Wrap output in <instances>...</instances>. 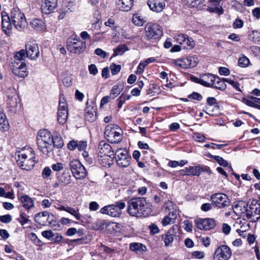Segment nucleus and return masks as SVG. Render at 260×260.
I'll use <instances>...</instances> for the list:
<instances>
[{"label": "nucleus", "instance_id": "1", "mask_svg": "<svg viewBox=\"0 0 260 260\" xmlns=\"http://www.w3.org/2000/svg\"><path fill=\"white\" fill-rule=\"evenodd\" d=\"M2 26L3 30L7 35L11 33L12 28V23L17 28H21L24 26L26 19L24 14L17 8H13L9 16L6 12H1Z\"/></svg>", "mask_w": 260, "mask_h": 260}, {"label": "nucleus", "instance_id": "2", "mask_svg": "<svg viewBox=\"0 0 260 260\" xmlns=\"http://www.w3.org/2000/svg\"><path fill=\"white\" fill-rule=\"evenodd\" d=\"M150 204L144 198H133L127 203V212L133 216H146L151 211Z\"/></svg>", "mask_w": 260, "mask_h": 260}, {"label": "nucleus", "instance_id": "3", "mask_svg": "<svg viewBox=\"0 0 260 260\" xmlns=\"http://www.w3.org/2000/svg\"><path fill=\"white\" fill-rule=\"evenodd\" d=\"M16 155L17 165L22 170H30L37 162L34 152L29 147L17 152Z\"/></svg>", "mask_w": 260, "mask_h": 260}, {"label": "nucleus", "instance_id": "4", "mask_svg": "<svg viewBox=\"0 0 260 260\" xmlns=\"http://www.w3.org/2000/svg\"><path fill=\"white\" fill-rule=\"evenodd\" d=\"M52 134L47 129H41L37 136V145L39 150L45 155H49L53 150Z\"/></svg>", "mask_w": 260, "mask_h": 260}, {"label": "nucleus", "instance_id": "5", "mask_svg": "<svg viewBox=\"0 0 260 260\" xmlns=\"http://www.w3.org/2000/svg\"><path fill=\"white\" fill-rule=\"evenodd\" d=\"M104 135L107 140L112 143H118L123 138V131L117 124L108 125L105 129Z\"/></svg>", "mask_w": 260, "mask_h": 260}, {"label": "nucleus", "instance_id": "6", "mask_svg": "<svg viewBox=\"0 0 260 260\" xmlns=\"http://www.w3.org/2000/svg\"><path fill=\"white\" fill-rule=\"evenodd\" d=\"M161 35L162 31L157 23L149 22L145 25L143 34L145 40L153 42L159 39Z\"/></svg>", "mask_w": 260, "mask_h": 260}, {"label": "nucleus", "instance_id": "7", "mask_svg": "<svg viewBox=\"0 0 260 260\" xmlns=\"http://www.w3.org/2000/svg\"><path fill=\"white\" fill-rule=\"evenodd\" d=\"M35 220L36 222L41 225H46L48 224L50 227L55 229L59 226L55 220L54 215L47 211L41 212L36 214Z\"/></svg>", "mask_w": 260, "mask_h": 260}, {"label": "nucleus", "instance_id": "8", "mask_svg": "<svg viewBox=\"0 0 260 260\" xmlns=\"http://www.w3.org/2000/svg\"><path fill=\"white\" fill-rule=\"evenodd\" d=\"M125 207L124 202L118 201L115 204L105 206L100 210L102 214L108 215L111 217H119L122 213V209Z\"/></svg>", "mask_w": 260, "mask_h": 260}, {"label": "nucleus", "instance_id": "9", "mask_svg": "<svg viewBox=\"0 0 260 260\" xmlns=\"http://www.w3.org/2000/svg\"><path fill=\"white\" fill-rule=\"evenodd\" d=\"M246 217L251 222H256L260 219V204L257 200H252L248 204Z\"/></svg>", "mask_w": 260, "mask_h": 260}, {"label": "nucleus", "instance_id": "10", "mask_svg": "<svg viewBox=\"0 0 260 260\" xmlns=\"http://www.w3.org/2000/svg\"><path fill=\"white\" fill-rule=\"evenodd\" d=\"M212 205L219 209L229 207L230 201L228 196L223 193H216L210 197Z\"/></svg>", "mask_w": 260, "mask_h": 260}, {"label": "nucleus", "instance_id": "11", "mask_svg": "<svg viewBox=\"0 0 260 260\" xmlns=\"http://www.w3.org/2000/svg\"><path fill=\"white\" fill-rule=\"evenodd\" d=\"M57 116V121L60 124H64L68 117V104L63 95L59 98Z\"/></svg>", "mask_w": 260, "mask_h": 260}, {"label": "nucleus", "instance_id": "12", "mask_svg": "<svg viewBox=\"0 0 260 260\" xmlns=\"http://www.w3.org/2000/svg\"><path fill=\"white\" fill-rule=\"evenodd\" d=\"M86 45L84 41L78 39H70L67 41L68 50L75 54H80L86 49Z\"/></svg>", "mask_w": 260, "mask_h": 260}, {"label": "nucleus", "instance_id": "13", "mask_svg": "<svg viewBox=\"0 0 260 260\" xmlns=\"http://www.w3.org/2000/svg\"><path fill=\"white\" fill-rule=\"evenodd\" d=\"M70 166L72 173L76 179H83L87 176L85 168L78 160H72Z\"/></svg>", "mask_w": 260, "mask_h": 260}, {"label": "nucleus", "instance_id": "14", "mask_svg": "<svg viewBox=\"0 0 260 260\" xmlns=\"http://www.w3.org/2000/svg\"><path fill=\"white\" fill-rule=\"evenodd\" d=\"M114 154L116 162L119 167L125 168L129 165L131 157L125 149H118Z\"/></svg>", "mask_w": 260, "mask_h": 260}, {"label": "nucleus", "instance_id": "15", "mask_svg": "<svg viewBox=\"0 0 260 260\" xmlns=\"http://www.w3.org/2000/svg\"><path fill=\"white\" fill-rule=\"evenodd\" d=\"M173 62L179 67L188 69L196 67L198 64V60L194 56H187L175 59L173 60Z\"/></svg>", "mask_w": 260, "mask_h": 260}, {"label": "nucleus", "instance_id": "16", "mask_svg": "<svg viewBox=\"0 0 260 260\" xmlns=\"http://www.w3.org/2000/svg\"><path fill=\"white\" fill-rule=\"evenodd\" d=\"M174 39L184 49L190 50L195 46V42L193 39L189 37L186 34H178L175 36Z\"/></svg>", "mask_w": 260, "mask_h": 260}, {"label": "nucleus", "instance_id": "17", "mask_svg": "<svg viewBox=\"0 0 260 260\" xmlns=\"http://www.w3.org/2000/svg\"><path fill=\"white\" fill-rule=\"evenodd\" d=\"M232 255L231 249L226 245H220L215 251L213 260H229Z\"/></svg>", "mask_w": 260, "mask_h": 260}, {"label": "nucleus", "instance_id": "18", "mask_svg": "<svg viewBox=\"0 0 260 260\" xmlns=\"http://www.w3.org/2000/svg\"><path fill=\"white\" fill-rule=\"evenodd\" d=\"M25 50L27 57L31 60H35L39 56V47L34 41H29L26 43Z\"/></svg>", "mask_w": 260, "mask_h": 260}, {"label": "nucleus", "instance_id": "19", "mask_svg": "<svg viewBox=\"0 0 260 260\" xmlns=\"http://www.w3.org/2000/svg\"><path fill=\"white\" fill-rule=\"evenodd\" d=\"M98 149L99 156L100 157H114V152L112 150L111 146L105 141H102L100 142Z\"/></svg>", "mask_w": 260, "mask_h": 260}, {"label": "nucleus", "instance_id": "20", "mask_svg": "<svg viewBox=\"0 0 260 260\" xmlns=\"http://www.w3.org/2000/svg\"><path fill=\"white\" fill-rule=\"evenodd\" d=\"M11 69L12 73L19 77L24 78L28 75L26 64L23 62H12Z\"/></svg>", "mask_w": 260, "mask_h": 260}, {"label": "nucleus", "instance_id": "21", "mask_svg": "<svg viewBox=\"0 0 260 260\" xmlns=\"http://www.w3.org/2000/svg\"><path fill=\"white\" fill-rule=\"evenodd\" d=\"M58 6V0H42L41 9L43 14H50L54 12Z\"/></svg>", "mask_w": 260, "mask_h": 260}, {"label": "nucleus", "instance_id": "22", "mask_svg": "<svg viewBox=\"0 0 260 260\" xmlns=\"http://www.w3.org/2000/svg\"><path fill=\"white\" fill-rule=\"evenodd\" d=\"M207 169H209L207 167L189 166L181 170V173L183 175L199 176L202 172L206 171Z\"/></svg>", "mask_w": 260, "mask_h": 260}, {"label": "nucleus", "instance_id": "23", "mask_svg": "<svg viewBox=\"0 0 260 260\" xmlns=\"http://www.w3.org/2000/svg\"><path fill=\"white\" fill-rule=\"evenodd\" d=\"M197 225L200 230H210L214 228L216 221L212 218L200 219L197 222Z\"/></svg>", "mask_w": 260, "mask_h": 260}, {"label": "nucleus", "instance_id": "24", "mask_svg": "<svg viewBox=\"0 0 260 260\" xmlns=\"http://www.w3.org/2000/svg\"><path fill=\"white\" fill-rule=\"evenodd\" d=\"M248 205V204L242 201L235 202L233 207L234 213L237 215H241L242 214H244L245 216Z\"/></svg>", "mask_w": 260, "mask_h": 260}, {"label": "nucleus", "instance_id": "25", "mask_svg": "<svg viewBox=\"0 0 260 260\" xmlns=\"http://www.w3.org/2000/svg\"><path fill=\"white\" fill-rule=\"evenodd\" d=\"M147 4L150 9L155 12H160L165 8V3L162 0H148Z\"/></svg>", "mask_w": 260, "mask_h": 260}, {"label": "nucleus", "instance_id": "26", "mask_svg": "<svg viewBox=\"0 0 260 260\" xmlns=\"http://www.w3.org/2000/svg\"><path fill=\"white\" fill-rule=\"evenodd\" d=\"M216 77L211 74H204L201 75V85L206 87H211L214 85Z\"/></svg>", "mask_w": 260, "mask_h": 260}, {"label": "nucleus", "instance_id": "27", "mask_svg": "<svg viewBox=\"0 0 260 260\" xmlns=\"http://www.w3.org/2000/svg\"><path fill=\"white\" fill-rule=\"evenodd\" d=\"M19 200L22 204V207L26 210H29L34 207V201L32 198L27 195H22L19 198Z\"/></svg>", "mask_w": 260, "mask_h": 260}, {"label": "nucleus", "instance_id": "28", "mask_svg": "<svg viewBox=\"0 0 260 260\" xmlns=\"http://www.w3.org/2000/svg\"><path fill=\"white\" fill-rule=\"evenodd\" d=\"M7 97L9 100V104L11 107H15L17 103V96L14 88H8L7 91Z\"/></svg>", "mask_w": 260, "mask_h": 260}, {"label": "nucleus", "instance_id": "29", "mask_svg": "<svg viewBox=\"0 0 260 260\" xmlns=\"http://www.w3.org/2000/svg\"><path fill=\"white\" fill-rule=\"evenodd\" d=\"M134 0H117V5L122 11H128L133 6Z\"/></svg>", "mask_w": 260, "mask_h": 260}, {"label": "nucleus", "instance_id": "30", "mask_svg": "<svg viewBox=\"0 0 260 260\" xmlns=\"http://www.w3.org/2000/svg\"><path fill=\"white\" fill-rule=\"evenodd\" d=\"M176 237L174 229H170L165 235H162V239L166 246H169L173 242Z\"/></svg>", "mask_w": 260, "mask_h": 260}, {"label": "nucleus", "instance_id": "31", "mask_svg": "<svg viewBox=\"0 0 260 260\" xmlns=\"http://www.w3.org/2000/svg\"><path fill=\"white\" fill-rule=\"evenodd\" d=\"M129 249L137 253H140L145 252L147 248L144 244L140 243L134 242L129 244Z\"/></svg>", "mask_w": 260, "mask_h": 260}, {"label": "nucleus", "instance_id": "32", "mask_svg": "<svg viewBox=\"0 0 260 260\" xmlns=\"http://www.w3.org/2000/svg\"><path fill=\"white\" fill-rule=\"evenodd\" d=\"M30 25L34 29L37 31H41L44 28V23L41 19H34L32 20Z\"/></svg>", "mask_w": 260, "mask_h": 260}, {"label": "nucleus", "instance_id": "33", "mask_svg": "<svg viewBox=\"0 0 260 260\" xmlns=\"http://www.w3.org/2000/svg\"><path fill=\"white\" fill-rule=\"evenodd\" d=\"M225 78H223L222 80L219 78L216 77V80L214 81V85H212L215 88L219 89L220 90H224L226 88V81H224Z\"/></svg>", "mask_w": 260, "mask_h": 260}, {"label": "nucleus", "instance_id": "34", "mask_svg": "<svg viewBox=\"0 0 260 260\" xmlns=\"http://www.w3.org/2000/svg\"><path fill=\"white\" fill-rule=\"evenodd\" d=\"M9 124L4 113L0 111V130L6 131L8 129Z\"/></svg>", "mask_w": 260, "mask_h": 260}, {"label": "nucleus", "instance_id": "35", "mask_svg": "<svg viewBox=\"0 0 260 260\" xmlns=\"http://www.w3.org/2000/svg\"><path fill=\"white\" fill-rule=\"evenodd\" d=\"M52 140L53 147L54 146L57 148H61L63 146V142L62 139L58 133L54 134L53 136H52Z\"/></svg>", "mask_w": 260, "mask_h": 260}, {"label": "nucleus", "instance_id": "36", "mask_svg": "<svg viewBox=\"0 0 260 260\" xmlns=\"http://www.w3.org/2000/svg\"><path fill=\"white\" fill-rule=\"evenodd\" d=\"M210 4L208 7L207 10L210 12H218L219 8V0H209Z\"/></svg>", "mask_w": 260, "mask_h": 260}, {"label": "nucleus", "instance_id": "37", "mask_svg": "<svg viewBox=\"0 0 260 260\" xmlns=\"http://www.w3.org/2000/svg\"><path fill=\"white\" fill-rule=\"evenodd\" d=\"M145 21L144 18L138 13L134 14L133 17L132 22L135 25L142 26Z\"/></svg>", "mask_w": 260, "mask_h": 260}, {"label": "nucleus", "instance_id": "38", "mask_svg": "<svg viewBox=\"0 0 260 260\" xmlns=\"http://www.w3.org/2000/svg\"><path fill=\"white\" fill-rule=\"evenodd\" d=\"M89 108H87V111L85 115V119L89 122H93L96 118L95 108H92V110L90 111Z\"/></svg>", "mask_w": 260, "mask_h": 260}, {"label": "nucleus", "instance_id": "39", "mask_svg": "<svg viewBox=\"0 0 260 260\" xmlns=\"http://www.w3.org/2000/svg\"><path fill=\"white\" fill-rule=\"evenodd\" d=\"M27 57L25 50L24 49L21 50L20 51L17 52L14 55V61L13 62H20Z\"/></svg>", "mask_w": 260, "mask_h": 260}, {"label": "nucleus", "instance_id": "40", "mask_svg": "<svg viewBox=\"0 0 260 260\" xmlns=\"http://www.w3.org/2000/svg\"><path fill=\"white\" fill-rule=\"evenodd\" d=\"M257 98L250 96L248 99H244V103L248 106L257 109L260 108V105L257 103Z\"/></svg>", "mask_w": 260, "mask_h": 260}, {"label": "nucleus", "instance_id": "41", "mask_svg": "<svg viewBox=\"0 0 260 260\" xmlns=\"http://www.w3.org/2000/svg\"><path fill=\"white\" fill-rule=\"evenodd\" d=\"M61 185L66 186L71 183V176L68 174H63L58 179Z\"/></svg>", "mask_w": 260, "mask_h": 260}, {"label": "nucleus", "instance_id": "42", "mask_svg": "<svg viewBox=\"0 0 260 260\" xmlns=\"http://www.w3.org/2000/svg\"><path fill=\"white\" fill-rule=\"evenodd\" d=\"M128 50L126 45L124 44L118 45L114 50L113 56H116L117 55H122L124 52Z\"/></svg>", "mask_w": 260, "mask_h": 260}, {"label": "nucleus", "instance_id": "43", "mask_svg": "<svg viewBox=\"0 0 260 260\" xmlns=\"http://www.w3.org/2000/svg\"><path fill=\"white\" fill-rule=\"evenodd\" d=\"M205 112L210 115H215L219 112V107L217 105L213 106H206Z\"/></svg>", "mask_w": 260, "mask_h": 260}, {"label": "nucleus", "instance_id": "44", "mask_svg": "<svg viewBox=\"0 0 260 260\" xmlns=\"http://www.w3.org/2000/svg\"><path fill=\"white\" fill-rule=\"evenodd\" d=\"M186 5L190 7H198L200 5H203L205 3V0H185Z\"/></svg>", "mask_w": 260, "mask_h": 260}, {"label": "nucleus", "instance_id": "45", "mask_svg": "<svg viewBox=\"0 0 260 260\" xmlns=\"http://www.w3.org/2000/svg\"><path fill=\"white\" fill-rule=\"evenodd\" d=\"M248 39L254 43L260 41V33L257 31H252L248 35Z\"/></svg>", "mask_w": 260, "mask_h": 260}, {"label": "nucleus", "instance_id": "46", "mask_svg": "<svg viewBox=\"0 0 260 260\" xmlns=\"http://www.w3.org/2000/svg\"><path fill=\"white\" fill-rule=\"evenodd\" d=\"M67 209V212L74 216L77 220H80L81 219L82 216L79 213L78 210L69 206H68Z\"/></svg>", "mask_w": 260, "mask_h": 260}, {"label": "nucleus", "instance_id": "47", "mask_svg": "<svg viewBox=\"0 0 260 260\" xmlns=\"http://www.w3.org/2000/svg\"><path fill=\"white\" fill-rule=\"evenodd\" d=\"M122 88L117 85L113 86L111 92L110 96L112 99H115L121 91Z\"/></svg>", "mask_w": 260, "mask_h": 260}, {"label": "nucleus", "instance_id": "48", "mask_svg": "<svg viewBox=\"0 0 260 260\" xmlns=\"http://www.w3.org/2000/svg\"><path fill=\"white\" fill-rule=\"evenodd\" d=\"M249 62L250 61L249 59L245 55H243L240 57L238 60L239 66L243 68L247 67L249 64Z\"/></svg>", "mask_w": 260, "mask_h": 260}, {"label": "nucleus", "instance_id": "49", "mask_svg": "<svg viewBox=\"0 0 260 260\" xmlns=\"http://www.w3.org/2000/svg\"><path fill=\"white\" fill-rule=\"evenodd\" d=\"M211 157L213 158L214 160H215L221 166L226 167L228 166V162L219 156L214 155L212 156Z\"/></svg>", "mask_w": 260, "mask_h": 260}, {"label": "nucleus", "instance_id": "50", "mask_svg": "<svg viewBox=\"0 0 260 260\" xmlns=\"http://www.w3.org/2000/svg\"><path fill=\"white\" fill-rule=\"evenodd\" d=\"M111 158L110 157H100L99 158V160L100 162V164L103 166V167H107L109 166L111 164Z\"/></svg>", "mask_w": 260, "mask_h": 260}, {"label": "nucleus", "instance_id": "51", "mask_svg": "<svg viewBox=\"0 0 260 260\" xmlns=\"http://www.w3.org/2000/svg\"><path fill=\"white\" fill-rule=\"evenodd\" d=\"M110 67L111 71V73L113 75H117L121 70V66L115 63H112Z\"/></svg>", "mask_w": 260, "mask_h": 260}, {"label": "nucleus", "instance_id": "52", "mask_svg": "<svg viewBox=\"0 0 260 260\" xmlns=\"http://www.w3.org/2000/svg\"><path fill=\"white\" fill-rule=\"evenodd\" d=\"M224 81H226V83L231 84L237 91H241L239 87L240 85L238 82L228 78H225Z\"/></svg>", "mask_w": 260, "mask_h": 260}, {"label": "nucleus", "instance_id": "53", "mask_svg": "<svg viewBox=\"0 0 260 260\" xmlns=\"http://www.w3.org/2000/svg\"><path fill=\"white\" fill-rule=\"evenodd\" d=\"M64 164L61 162H57L52 165V169L53 171L59 172L63 170Z\"/></svg>", "mask_w": 260, "mask_h": 260}, {"label": "nucleus", "instance_id": "54", "mask_svg": "<svg viewBox=\"0 0 260 260\" xmlns=\"http://www.w3.org/2000/svg\"><path fill=\"white\" fill-rule=\"evenodd\" d=\"M41 234L44 238L48 240L50 239L54 236V233L51 230H46L43 231Z\"/></svg>", "mask_w": 260, "mask_h": 260}, {"label": "nucleus", "instance_id": "55", "mask_svg": "<svg viewBox=\"0 0 260 260\" xmlns=\"http://www.w3.org/2000/svg\"><path fill=\"white\" fill-rule=\"evenodd\" d=\"M146 66L147 64L144 61H141L137 67V71L136 72V74H141V73H142Z\"/></svg>", "mask_w": 260, "mask_h": 260}, {"label": "nucleus", "instance_id": "56", "mask_svg": "<svg viewBox=\"0 0 260 260\" xmlns=\"http://www.w3.org/2000/svg\"><path fill=\"white\" fill-rule=\"evenodd\" d=\"M188 98L190 99L196 100L198 101H201L202 99V95L196 92H193L191 94H189L188 96Z\"/></svg>", "mask_w": 260, "mask_h": 260}, {"label": "nucleus", "instance_id": "57", "mask_svg": "<svg viewBox=\"0 0 260 260\" xmlns=\"http://www.w3.org/2000/svg\"><path fill=\"white\" fill-rule=\"evenodd\" d=\"M12 216L9 214L2 215L0 216V221L5 223H8L12 221Z\"/></svg>", "mask_w": 260, "mask_h": 260}, {"label": "nucleus", "instance_id": "58", "mask_svg": "<svg viewBox=\"0 0 260 260\" xmlns=\"http://www.w3.org/2000/svg\"><path fill=\"white\" fill-rule=\"evenodd\" d=\"M193 137V139L198 142H204L206 139L204 135L199 133H194Z\"/></svg>", "mask_w": 260, "mask_h": 260}, {"label": "nucleus", "instance_id": "59", "mask_svg": "<svg viewBox=\"0 0 260 260\" xmlns=\"http://www.w3.org/2000/svg\"><path fill=\"white\" fill-rule=\"evenodd\" d=\"M225 144H216L213 143H211V144H206L205 145V147L206 148H209L211 147L213 149H221L223 146H224Z\"/></svg>", "mask_w": 260, "mask_h": 260}, {"label": "nucleus", "instance_id": "60", "mask_svg": "<svg viewBox=\"0 0 260 260\" xmlns=\"http://www.w3.org/2000/svg\"><path fill=\"white\" fill-rule=\"evenodd\" d=\"M87 142L86 141H78V145L77 148L79 151H84L87 148Z\"/></svg>", "mask_w": 260, "mask_h": 260}, {"label": "nucleus", "instance_id": "61", "mask_svg": "<svg viewBox=\"0 0 260 260\" xmlns=\"http://www.w3.org/2000/svg\"><path fill=\"white\" fill-rule=\"evenodd\" d=\"M94 53L96 55L100 56L103 58H105L108 55L105 51L101 48H97L95 50Z\"/></svg>", "mask_w": 260, "mask_h": 260}, {"label": "nucleus", "instance_id": "62", "mask_svg": "<svg viewBox=\"0 0 260 260\" xmlns=\"http://www.w3.org/2000/svg\"><path fill=\"white\" fill-rule=\"evenodd\" d=\"M88 70L90 74L93 75H95L98 73V70L94 64H91L88 66Z\"/></svg>", "mask_w": 260, "mask_h": 260}, {"label": "nucleus", "instance_id": "63", "mask_svg": "<svg viewBox=\"0 0 260 260\" xmlns=\"http://www.w3.org/2000/svg\"><path fill=\"white\" fill-rule=\"evenodd\" d=\"M243 25V22L240 19H236L233 23V27L234 28H240L242 27Z\"/></svg>", "mask_w": 260, "mask_h": 260}, {"label": "nucleus", "instance_id": "64", "mask_svg": "<svg viewBox=\"0 0 260 260\" xmlns=\"http://www.w3.org/2000/svg\"><path fill=\"white\" fill-rule=\"evenodd\" d=\"M78 141L72 140L68 144V148L71 150H74L77 148Z\"/></svg>", "mask_w": 260, "mask_h": 260}]
</instances>
